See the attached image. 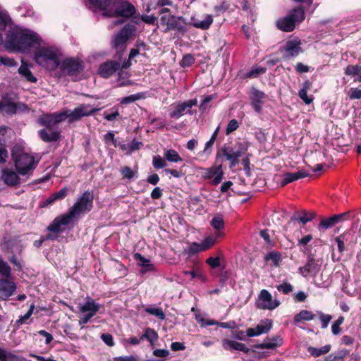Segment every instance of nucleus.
Returning a JSON list of instances; mask_svg holds the SVG:
<instances>
[{
  "label": "nucleus",
  "mask_w": 361,
  "mask_h": 361,
  "mask_svg": "<svg viewBox=\"0 0 361 361\" xmlns=\"http://www.w3.org/2000/svg\"><path fill=\"white\" fill-rule=\"evenodd\" d=\"M5 44L9 50L26 53L31 49L36 50L43 44V40L30 30L15 27L8 31Z\"/></svg>",
  "instance_id": "nucleus-2"
},
{
  "label": "nucleus",
  "mask_w": 361,
  "mask_h": 361,
  "mask_svg": "<svg viewBox=\"0 0 361 361\" xmlns=\"http://www.w3.org/2000/svg\"><path fill=\"white\" fill-rule=\"evenodd\" d=\"M122 68V64L115 61H109L100 65L98 73L103 78H108Z\"/></svg>",
  "instance_id": "nucleus-15"
},
{
  "label": "nucleus",
  "mask_w": 361,
  "mask_h": 361,
  "mask_svg": "<svg viewBox=\"0 0 361 361\" xmlns=\"http://www.w3.org/2000/svg\"><path fill=\"white\" fill-rule=\"evenodd\" d=\"M140 99V96L139 94H132L126 97H123L121 100V103L123 104H127Z\"/></svg>",
  "instance_id": "nucleus-58"
},
{
  "label": "nucleus",
  "mask_w": 361,
  "mask_h": 361,
  "mask_svg": "<svg viewBox=\"0 0 361 361\" xmlns=\"http://www.w3.org/2000/svg\"><path fill=\"white\" fill-rule=\"evenodd\" d=\"M315 315L308 310H302L294 317V322L298 323L301 321H311L313 320Z\"/></svg>",
  "instance_id": "nucleus-30"
},
{
  "label": "nucleus",
  "mask_w": 361,
  "mask_h": 361,
  "mask_svg": "<svg viewBox=\"0 0 361 361\" xmlns=\"http://www.w3.org/2000/svg\"><path fill=\"white\" fill-rule=\"evenodd\" d=\"M223 347L226 350H237L243 352H247L248 348L243 343L226 339L223 341Z\"/></svg>",
  "instance_id": "nucleus-27"
},
{
  "label": "nucleus",
  "mask_w": 361,
  "mask_h": 361,
  "mask_svg": "<svg viewBox=\"0 0 361 361\" xmlns=\"http://www.w3.org/2000/svg\"><path fill=\"white\" fill-rule=\"evenodd\" d=\"M304 19V11L299 7L294 9L287 16L278 20L276 25L279 30L284 32H290L294 30L297 23H301Z\"/></svg>",
  "instance_id": "nucleus-6"
},
{
  "label": "nucleus",
  "mask_w": 361,
  "mask_h": 361,
  "mask_svg": "<svg viewBox=\"0 0 361 361\" xmlns=\"http://www.w3.org/2000/svg\"><path fill=\"white\" fill-rule=\"evenodd\" d=\"M222 152L226 159L231 162V168L234 167L238 164V159L236 155L234 154V150L224 149Z\"/></svg>",
  "instance_id": "nucleus-39"
},
{
  "label": "nucleus",
  "mask_w": 361,
  "mask_h": 361,
  "mask_svg": "<svg viewBox=\"0 0 361 361\" xmlns=\"http://www.w3.org/2000/svg\"><path fill=\"white\" fill-rule=\"evenodd\" d=\"M14 137L13 131L6 127H0V145H6L11 142Z\"/></svg>",
  "instance_id": "nucleus-26"
},
{
  "label": "nucleus",
  "mask_w": 361,
  "mask_h": 361,
  "mask_svg": "<svg viewBox=\"0 0 361 361\" xmlns=\"http://www.w3.org/2000/svg\"><path fill=\"white\" fill-rule=\"evenodd\" d=\"M139 54V50L136 49H133L129 54L128 60L123 62L122 63V68H128L131 66V60L134 59L136 56Z\"/></svg>",
  "instance_id": "nucleus-51"
},
{
  "label": "nucleus",
  "mask_w": 361,
  "mask_h": 361,
  "mask_svg": "<svg viewBox=\"0 0 361 361\" xmlns=\"http://www.w3.org/2000/svg\"><path fill=\"white\" fill-rule=\"evenodd\" d=\"M309 175L310 173L303 169L299 170L295 173H286L283 176V179L281 182V185L282 186H284L286 184L293 182L296 180L307 177Z\"/></svg>",
  "instance_id": "nucleus-20"
},
{
  "label": "nucleus",
  "mask_w": 361,
  "mask_h": 361,
  "mask_svg": "<svg viewBox=\"0 0 361 361\" xmlns=\"http://www.w3.org/2000/svg\"><path fill=\"white\" fill-rule=\"evenodd\" d=\"M12 157L16 169L20 175L28 174L36 166L34 157L18 147L13 148Z\"/></svg>",
  "instance_id": "nucleus-5"
},
{
  "label": "nucleus",
  "mask_w": 361,
  "mask_h": 361,
  "mask_svg": "<svg viewBox=\"0 0 361 361\" xmlns=\"http://www.w3.org/2000/svg\"><path fill=\"white\" fill-rule=\"evenodd\" d=\"M121 171L124 178L130 180L135 176V172L128 166L122 168Z\"/></svg>",
  "instance_id": "nucleus-56"
},
{
  "label": "nucleus",
  "mask_w": 361,
  "mask_h": 361,
  "mask_svg": "<svg viewBox=\"0 0 361 361\" xmlns=\"http://www.w3.org/2000/svg\"><path fill=\"white\" fill-rule=\"evenodd\" d=\"M153 355L157 357H166L169 355V351L165 349H156L153 351Z\"/></svg>",
  "instance_id": "nucleus-64"
},
{
  "label": "nucleus",
  "mask_w": 361,
  "mask_h": 361,
  "mask_svg": "<svg viewBox=\"0 0 361 361\" xmlns=\"http://www.w3.org/2000/svg\"><path fill=\"white\" fill-rule=\"evenodd\" d=\"M238 128V123L235 119L231 120L226 128V134L228 135Z\"/></svg>",
  "instance_id": "nucleus-61"
},
{
  "label": "nucleus",
  "mask_w": 361,
  "mask_h": 361,
  "mask_svg": "<svg viewBox=\"0 0 361 361\" xmlns=\"http://www.w3.org/2000/svg\"><path fill=\"white\" fill-rule=\"evenodd\" d=\"M311 87L312 83L309 80H306L303 82L302 87L298 92V96L306 104H310L313 101V97L307 95V92Z\"/></svg>",
  "instance_id": "nucleus-24"
},
{
  "label": "nucleus",
  "mask_w": 361,
  "mask_h": 361,
  "mask_svg": "<svg viewBox=\"0 0 361 361\" xmlns=\"http://www.w3.org/2000/svg\"><path fill=\"white\" fill-rule=\"evenodd\" d=\"M94 194L87 190L78 197L70 208L68 213L56 217L49 226L48 230L54 233H59L64 230L72 219L92 210L93 207Z\"/></svg>",
  "instance_id": "nucleus-1"
},
{
  "label": "nucleus",
  "mask_w": 361,
  "mask_h": 361,
  "mask_svg": "<svg viewBox=\"0 0 361 361\" xmlns=\"http://www.w3.org/2000/svg\"><path fill=\"white\" fill-rule=\"evenodd\" d=\"M145 311L147 313H149L150 314H152V315L158 317L160 319L163 320V319H165V314L164 313L162 310L160 309V308H157V307H148V308L145 309Z\"/></svg>",
  "instance_id": "nucleus-47"
},
{
  "label": "nucleus",
  "mask_w": 361,
  "mask_h": 361,
  "mask_svg": "<svg viewBox=\"0 0 361 361\" xmlns=\"http://www.w3.org/2000/svg\"><path fill=\"white\" fill-rule=\"evenodd\" d=\"M69 109H64L59 113L44 114L39 118V123L41 126L48 128H52L56 124L65 120L70 123Z\"/></svg>",
  "instance_id": "nucleus-9"
},
{
  "label": "nucleus",
  "mask_w": 361,
  "mask_h": 361,
  "mask_svg": "<svg viewBox=\"0 0 361 361\" xmlns=\"http://www.w3.org/2000/svg\"><path fill=\"white\" fill-rule=\"evenodd\" d=\"M314 217V213H308L305 211L303 212V215L301 216H293L291 218L290 221L288 223V225L295 224L297 221L302 222L303 224H305L308 221H312Z\"/></svg>",
  "instance_id": "nucleus-31"
},
{
  "label": "nucleus",
  "mask_w": 361,
  "mask_h": 361,
  "mask_svg": "<svg viewBox=\"0 0 361 361\" xmlns=\"http://www.w3.org/2000/svg\"><path fill=\"white\" fill-rule=\"evenodd\" d=\"M197 104V99H190L174 106L173 109L170 113L171 118L178 119L185 114L190 111V109Z\"/></svg>",
  "instance_id": "nucleus-13"
},
{
  "label": "nucleus",
  "mask_w": 361,
  "mask_h": 361,
  "mask_svg": "<svg viewBox=\"0 0 361 361\" xmlns=\"http://www.w3.org/2000/svg\"><path fill=\"white\" fill-rule=\"evenodd\" d=\"M211 226L216 230L223 229L224 227V219L220 216H214L211 221Z\"/></svg>",
  "instance_id": "nucleus-46"
},
{
  "label": "nucleus",
  "mask_w": 361,
  "mask_h": 361,
  "mask_svg": "<svg viewBox=\"0 0 361 361\" xmlns=\"http://www.w3.org/2000/svg\"><path fill=\"white\" fill-rule=\"evenodd\" d=\"M346 214H347L346 213H343L341 214L331 216L329 219L322 220L319 225L323 228L327 229L329 228L334 226L337 223H338L343 219V217L344 216H345Z\"/></svg>",
  "instance_id": "nucleus-28"
},
{
  "label": "nucleus",
  "mask_w": 361,
  "mask_h": 361,
  "mask_svg": "<svg viewBox=\"0 0 361 361\" xmlns=\"http://www.w3.org/2000/svg\"><path fill=\"white\" fill-rule=\"evenodd\" d=\"M300 44V40L298 39L288 41L284 49V58L289 59L298 56L302 51Z\"/></svg>",
  "instance_id": "nucleus-16"
},
{
  "label": "nucleus",
  "mask_w": 361,
  "mask_h": 361,
  "mask_svg": "<svg viewBox=\"0 0 361 361\" xmlns=\"http://www.w3.org/2000/svg\"><path fill=\"white\" fill-rule=\"evenodd\" d=\"M216 241V237L208 236L199 245V251H204L212 247Z\"/></svg>",
  "instance_id": "nucleus-37"
},
{
  "label": "nucleus",
  "mask_w": 361,
  "mask_h": 361,
  "mask_svg": "<svg viewBox=\"0 0 361 361\" xmlns=\"http://www.w3.org/2000/svg\"><path fill=\"white\" fill-rule=\"evenodd\" d=\"M99 110V109L93 108L90 104H80L73 110L69 109L70 123L76 121L82 117L88 116Z\"/></svg>",
  "instance_id": "nucleus-11"
},
{
  "label": "nucleus",
  "mask_w": 361,
  "mask_h": 361,
  "mask_svg": "<svg viewBox=\"0 0 361 361\" xmlns=\"http://www.w3.org/2000/svg\"><path fill=\"white\" fill-rule=\"evenodd\" d=\"M140 18L142 21L149 25H154L157 21V18L152 15H142L140 16Z\"/></svg>",
  "instance_id": "nucleus-59"
},
{
  "label": "nucleus",
  "mask_w": 361,
  "mask_h": 361,
  "mask_svg": "<svg viewBox=\"0 0 361 361\" xmlns=\"http://www.w3.org/2000/svg\"><path fill=\"white\" fill-rule=\"evenodd\" d=\"M18 73L26 80L30 82H35L37 81L36 77L33 75L30 71V67L23 61H21V65L18 68Z\"/></svg>",
  "instance_id": "nucleus-23"
},
{
  "label": "nucleus",
  "mask_w": 361,
  "mask_h": 361,
  "mask_svg": "<svg viewBox=\"0 0 361 361\" xmlns=\"http://www.w3.org/2000/svg\"><path fill=\"white\" fill-rule=\"evenodd\" d=\"M14 355L6 350L0 348V360L1 361H11L14 358Z\"/></svg>",
  "instance_id": "nucleus-55"
},
{
  "label": "nucleus",
  "mask_w": 361,
  "mask_h": 361,
  "mask_svg": "<svg viewBox=\"0 0 361 361\" xmlns=\"http://www.w3.org/2000/svg\"><path fill=\"white\" fill-rule=\"evenodd\" d=\"M281 304L280 300L273 297L272 295L266 289H262L256 300V306L258 309L264 310H274Z\"/></svg>",
  "instance_id": "nucleus-7"
},
{
  "label": "nucleus",
  "mask_w": 361,
  "mask_h": 361,
  "mask_svg": "<svg viewBox=\"0 0 361 361\" xmlns=\"http://www.w3.org/2000/svg\"><path fill=\"white\" fill-rule=\"evenodd\" d=\"M319 314L320 321L322 322V327L323 329H326L328 326L329 323L331 321L332 317L331 315L325 314L322 312H319Z\"/></svg>",
  "instance_id": "nucleus-54"
},
{
  "label": "nucleus",
  "mask_w": 361,
  "mask_h": 361,
  "mask_svg": "<svg viewBox=\"0 0 361 361\" xmlns=\"http://www.w3.org/2000/svg\"><path fill=\"white\" fill-rule=\"evenodd\" d=\"M135 259L137 262V264L142 267L141 272L142 274L152 271L154 269L153 265L150 263V260L148 259H146L143 256H142L139 253H135L134 255Z\"/></svg>",
  "instance_id": "nucleus-25"
},
{
  "label": "nucleus",
  "mask_w": 361,
  "mask_h": 361,
  "mask_svg": "<svg viewBox=\"0 0 361 361\" xmlns=\"http://www.w3.org/2000/svg\"><path fill=\"white\" fill-rule=\"evenodd\" d=\"M40 138L45 142L56 141L59 137V133L52 131L48 133L46 130H41L39 133Z\"/></svg>",
  "instance_id": "nucleus-32"
},
{
  "label": "nucleus",
  "mask_w": 361,
  "mask_h": 361,
  "mask_svg": "<svg viewBox=\"0 0 361 361\" xmlns=\"http://www.w3.org/2000/svg\"><path fill=\"white\" fill-rule=\"evenodd\" d=\"M1 178L8 185H15L20 180L18 174L9 169H4L2 171Z\"/></svg>",
  "instance_id": "nucleus-22"
},
{
  "label": "nucleus",
  "mask_w": 361,
  "mask_h": 361,
  "mask_svg": "<svg viewBox=\"0 0 361 361\" xmlns=\"http://www.w3.org/2000/svg\"><path fill=\"white\" fill-rule=\"evenodd\" d=\"M104 140L106 143L111 142L114 147L120 146L123 150H126V147L124 145H120L117 140L115 139L114 134L112 132H109L104 135Z\"/></svg>",
  "instance_id": "nucleus-45"
},
{
  "label": "nucleus",
  "mask_w": 361,
  "mask_h": 361,
  "mask_svg": "<svg viewBox=\"0 0 361 361\" xmlns=\"http://www.w3.org/2000/svg\"><path fill=\"white\" fill-rule=\"evenodd\" d=\"M23 104H16L14 103L10 102L8 104H3L1 102V106H0V109L4 111L7 114H14L18 111V109L21 108V106H23Z\"/></svg>",
  "instance_id": "nucleus-40"
},
{
  "label": "nucleus",
  "mask_w": 361,
  "mask_h": 361,
  "mask_svg": "<svg viewBox=\"0 0 361 361\" xmlns=\"http://www.w3.org/2000/svg\"><path fill=\"white\" fill-rule=\"evenodd\" d=\"M101 307L99 303L89 296L86 297L84 302L78 304V324L81 329L96 315Z\"/></svg>",
  "instance_id": "nucleus-4"
},
{
  "label": "nucleus",
  "mask_w": 361,
  "mask_h": 361,
  "mask_svg": "<svg viewBox=\"0 0 361 361\" xmlns=\"http://www.w3.org/2000/svg\"><path fill=\"white\" fill-rule=\"evenodd\" d=\"M345 74L347 75L357 76L355 79L356 82H361V66L349 65L345 69Z\"/></svg>",
  "instance_id": "nucleus-29"
},
{
  "label": "nucleus",
  "mask_w": 361,
  "mask_h": 361,
  "mask_svg": "<svg viewBox=\"0 0 361 361\" xmlns=\"http://www.w3.org/2000/svg\"><path fill=\"white\" fill-rule=\"evenodd\" d=\"M0 63L9 67L16 66V62L11 58L0 56Z\"/></svg>",
  "instance_id": "nucleus-62"
},
{
  "label": "nucleus",
  "mask_w": 361,
  "mask_h": 361,
  "mask_svg": "<svg viewBox=\"0 0 361 361\" xmlns=\"http://www.w3.org/2000/svg\"><path fill=\"white\" fill-rule=\"evenodd\" d=\"M276 289L284 294H288L293 290V287L289 283L283 282L276 286Z\"/></svg>",
  "instance_id": "nucleus-50"
},
{
  "label": "nucleus",
  "mask_w": 361,
  "mask_h": 361,
  "mask_svg": "<svg viewBox=\"0 0 361 361\" xmlns=\"http://www.w3.org/2000/svg\"><path fill=\"white\" fill-rule=\"evenodd\" d=\"M219 126H218L216 130H214V132L213 133L211 138L209 139V141H207L205 144V147H204V149L202 152L203 154H206L207 156H209L211 152H212V147L216 139V137H217V135H218V133H219Z\"/></svg>",
  "instance_id": "nucleus-35"
},
{
  "label": "nucleus",
  "mask_w": 361,
  "mask_h": 361,
  "mask_svg": "<svg viewBox=\"0 0 361 361\" xmlns=\"http://www.w3.org/2000/svg\"><path fill=\"white\" fill-rule=\"evenodd\" d=\"M82 62L77 59H66L62 63V70L64 73L69 75H76L82 71Z\"/></svg>",
  "instance_id": "nucleus-14"
},
{
  "label": "nucleus",
  "mask_w": 361,
  "mask_h": 361,
  "mask_svg": "<svg viewBox=\"0 0 361 361\" xmlns=\"http://www.w3.org/2000/svg\"><path fill=\"white\" fill-rule=\"evenodd\" d=\"M348 97L353 99H361V89L357 87L350 88L347 92Z\"/></svg>",
  "instance_id": "nucleus-48"
},
{
  "label": "nucleus",
  "mask_w": 361,
  "mask_h": 361,
  "mask_svg": "<svg viewBox=\"0 0 361 361\" xmlns=\"http://www.w3.org/2000/svg\"><path fill=\"white\" fill-rule=\"evenodd\" d=\"M197 170L200 171V176L205 180H210L213 185H219L224 178V171L221 164H214L209 168L200 167Z\"/></svg>",
  "instance_id": "nucleus-8"
},
{
  "label": "nucleus",
  "mask_w": 361,
  "mask_h": 361,
  "mask_svg": "<svg viewBox=\"0 0 361 361\" xmlns=\"http://www.w3.org/2000/svg\"><path fill=\"white\" fill-rule=\"evenodd\" d=\"M300 273L305 277L309 274H314L316 272V266L314 262H309L307 264L299 269Z\"/></svg>",
  "instance_id": "nucleus-41"
},
{
  "label": "nucleus",
  "mask_w": 361,
  "mask_h": 361,
  "mask_svg": "<svg viewBox=\"0 0 361 361\" xmlns=\"http://www.w3.org/2000/svg\"><path fill=\"white\" fill-rule=\"evenodd\" d=\"M135 32L134 27L132 25H126L122 30L116 35L113 40L114 47L117 49H123L125 44L129 37Z\"/></svg>",
  "instance_id": "nucleus-12"
},
{
  "label": "nucleus",
  "mask_w": 361,
  "mask_h": 361,
  "mask_svg": "<svg viewBox=\"0 0 361 361\" xmlns=\"http://www.w3.org/2000/svg\"><path fill=\"white\" fill-rule=\"evenodd\" d=\"M101 338L109 346H113L114 345L113 337L109 334H103L101 336Z\"/></svg>",
  "instance_id": "nucleus-63"
},
{
  "label": "nucleus",
  "mask_w": 361,
  "mask_h": 361,
  "mask_svg": "<svg viewBox=\"0 0 361 361\" xmlns=\"http://www.w3.org/2000/svg\"><path fill=\"white\" fill-rule=\"evenodd\" d=\"M123 68H120V70L118 71V86H126L129 84H130L129 78V73L126 71H124L123 70Z\"/></svg>",
  "instance_id": "nucleus-42"
},
{
  "label": "nucleus",
  "mask_w": 361,
  "mask_h": 361,
  "mask_svg": "<svg viewBox=\"0 0 361 361\" xmlns=\"http://www.w3.org/2000/svg\"><path fill=\"white\" fill-rule=\"evenodd\" d=\"M147 335L145 336V339L147 340L150 345L154 348L155 342L157 341L159 336L158 334L153 329L150 328H147Z\"/></svg>",
  "instance_id": "nucleus-44"
},
{
  "label": "nucleus",
  "mask_w": 361,
  "mask_h": 361,
  "mask_svg": "<svg viewBox=\"0 0 361 361\" xmlns=\"http://www.w3.org/2000/svg\"><path fill=\"white\" fill-rule=\"evenodd\" d=\"M34 309H35V305L33 304H32L30 306V308H29L28 311L27 312V313L25 314L23 316L20 317V319L18 320V322H19L20 324L25 323V321L27 319H28L30 317V316L32 315V314L33 313Z\"/></svg>",
  "instance_id": "nucleus-57"
},
{
  "label": "nucleus",
  "mask_w": 361,
  "mask_h": 361,
  "mask_svg": "<svg viewBox=\"0 0 361 361\" xmlns=\"http://www.w3.org/2000/svg\"><path fill=\"white\" fill-rule=\"evenodd\" d=\"M195 319L197 323L202 327H206L207 326L218 324V322L212 319H206L201 314H196Z\"/></svg>",
  "instance_id": "nucleus-43"
},
{
  "label": "nucleus",
  "mask_w": 361,
  "mask_h": 361,
  "mask_svg": "<svg viewBox=\"0 0 361 361\" xmlns=\"http://www.w3.org/2000/svg\"><path fill=\"white\" fill-rule=\"evenodd\" d=\"M195 62V59L191 54H187L183 56L180 65L183 67H189Z\"/></svg>",
  "instance_id": "nucleus-53"
},
{
  "label": "nucleus",
  "mask_w": 361,
  "mask_h": 361,
  "mask_svg": "<svg viewBox=\"0 0 361 361\" xmlns=\"http://www.w3.org/2000/svg\"><path fill=\"white\" fill-rule=\"evenodd\" d=\"M16 290L15 284L8 280H0V298L4 299L11 296Z\"/></svg>",
  "instance_id": "nucleus-19"
},
{
  "label": "nucleus",
  "mask_w": 361,
  "mask_h": 361,
  "mask_svg": "<svg viewBox=\"0 0 361 361\" xmlns=\"http://www.w3.org/2000/svg\"><path fill=\"white\" fill-rule=\"evenodd\" d=\"M331 348L330 345H324L319 348H314V347H309L308 348V352L314 357H319L322 355L326 354L329 352Z\"/></svg>",
  "instance_id": "nucleus-36"
},
{
  "label": "nucleus",
  "mask_w": 361,
  "mask_h": 361,
  "mask_svg": "<svg viewBox=\"0 0 361 361\" xmlns=\"http://www.w3.org/2000/svg\"><path fill=\"white\" fill-rule=\"evenodd\" d=\"M272 327V322L270 319L262 320L256 327L247 329V336L249 337L258 336L267 333Z\"/></svg>",
  "instance_id": "nucleus-17"
},
{
  "label": "nucleus",
  "mask_w": 361,
  "mask_h": 361,
  "mask_svg": "<svg viewBox=\"0 0 361 361\" xmlns=\"http://www.w3.org/2000/svg\"><path fill=\"white\" fill-rule=\"evenodd\" d=\"M264 260L269 262L274 267H278L281 262V255L277 252H269L264 256Z\"/></svg>",
  "instance_id": "nucleus-33"
},
{
  "label": "nucleus",
  "mask_w": 361,
  "mask_h": 361,
  "mask_svg": "<svg viewBox=\"0 0 361 361\" xmlns=\"http://www.w3.org/2000/svg\"><path fill=\"white\" fill-rule=\"evenodd\" d=\"M89 1L92 6L102 11H107L111 4V0H89Z\"/></svg>",
  "instance_id": "nucleus-38"
},
{
  "label": "nucleus",
  "mask_w": 361,
  "mask_h": 361,
  "mask_svg": "<svg viewBox=\"0 0 361 361\" xmlns=\"http://www.w3.org/2000/svg\"><path fill=\"white\" fill-rule=\"evenodd\" d=\"M164 158L170 162H179L182 161V158L180 157L178 153L174 149H167L164 153Z\"/></svg>",
  "instance_id": "nucleus-34"
},
{
  "label": "nucleus",
  "mask_w": 361,
  "mask_h": 361,
  "mask_svg": "<svg viewBox=\"0 0 361 361\" xmlns=\"http://www.w3.org/2000/svg\"><path fill=\"white\" fill-rule=\"evenodd\" d=\"M152 165L155 169H163L166 166V162L161 156L157 155L153 157Z\"/></svg>",
  "instance_id": "nucleus-49"
},
{
  "label": "nucleus",
  "mask_w": 361,
  "mask_h": 361,
  "mask_svg": "<svg viewBox=\"0 0 361 361\" xmlns=\"http://www.w3.org/2000/svg\"><path fill=\"white\" fill-rule=\"evenodd\" d=\"M266 98L265 94L259 91L255 88H252L250 92V99H251V104L257 112H260L264 102V99Z\"/></svg>",
  "instance_id": "nucleus-18"
},
{
  "label": "nucleus",
  "mask_w": 361,
  "mask_h": 361,
  "mask_svg": "<svg viewBox=\"0 0 361 361\" xmlns=\"http://www.w3.org/2000/svg\"><path fill=\"white\" fill-rule=\"evenodd\" d=\"M104 11V14L107 16H111L115 13L116 16L129 18L135 13V8L130 2L123 1L116 7L114 11H113L112 4L107 11Z\"/></svg>",
  "instance_id": "nucleus-10"
},
{
  "label": "nucleus",
  "mask_w": 361,
  "mask_h": 361,
  "mask_svg": "<svg viewBox=\"0 0 361 361\" xmlns=\"http://www.w3.org/2000/svg\"><path fill=\"white\" fill-rule=\"evenodd\" d=\"M206 262L213 269L217 268L220 266L219 257H209L207 259Z\"/></svg>",
  "instance_id": "nucleus-60"
},
{
  "label": "nucleus",
  "mask_w": 361,
  "mask_h": 361,
  "mask_svg": "<svg viewBox=\"0 0 361 361\" xmlns=\"http://www.w3.org/2000/svg\"><path fill=\"white\" fill-rule=\"evenodd\" d=\"M202 18V20L198 18H192V25L197 28L207 30L213 23V16L210 14H205Z\"/></svg>",
  "instance_id": "nucleus-21"
},
{
  "label": "nucleus",
  "mask_w": 361,
  "mask_h": 361,
  "mask_svg": "<svg viewBox=\"0 0 361 361\" xmlns=\"http://www.w3.org/2000/svg\"><path fill=\"white\" fill-rule=\"evenodd\" d=\"M266 71V68H262V67H256V68H253L252 70H250L247 73V77L248 78H256L259 75H261V74H263Z\"/></svg>",
  "instance_id": "nucleus-52"
},
{
  "label": "nucleus",
  "mask_w": 361,
  "mask_h": 361,
  "mask_svg": "<svg viewBox=\"0 0 361 361\" xmlns=\"http://www.w3.org/2000/svg\"><path fill=\"white\" fill-rule=\"evenodd\" d=\"M61 51L53 46H45L44 43L34 51V60L39 66L48 69L55 70L59 65Z\"/></svg>",
  "instance_id": "nucleus-3"
}]
</instances>
